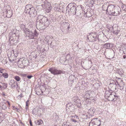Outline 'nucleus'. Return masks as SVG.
<instances>
[{"label":"nucleus","mask_w":126,"mask_h":126,"mask_svg":"<svg viewBox=\"0 0 126 126\" xmlns=\"http://www.w3.org/2000/svg\"><path fill=\"white\" fill-rule=\"evenodd\" d=\"M24 12L26 14H29L31 17H35L37 15L36 11L35 10L33 6L30 4H28L26 5Z\"/></svg>","instance_id":"obj_1"},{"label":"nucleus","mask_w":126,"mask_h":126,"mask_svg":"<svg viewBox=\"0 0 126 126\" xmlns=\"http://www.w3.org/2000/svg\"><path fill=\"white\" fill-rule=\"evenodd\" d=\"M25 32V34L30 39H35L38 36V33L36 30L31 31L29 29H27Z\"/></svg>","instance_id":"obj_2"},{"label":"nucleus","mask_w":126,"mask_h":126,"mask_svg":"<svg viewBox=\"0 0 126 126\" xmlns=\"http://www.w3.org/2000/svg\"><path fill=\"white\" fill-rule=\"evenodd\" d=\"M76 5L74 3H70L68 5L67 7L68 8H70V11L68 10H66V11H68L69 13L70 12L73 15H75L76 14V10L77 7L76 8Z\"/></svg>","instance_id":"obj_3"},{"label":"nucleus","mask_w":126,"mask_h":126,"mask_svg":"<svg viewBox=\"0 0 126 126\" xmlns=\"http://www.w3.org/2000/svg\"><path fill=\"white\" fill-rule=\"evenodd\" d=\"M48 71L50 72L51 73L54 75L64 74L65 73L63 70H58L53 67L49 68L48 69Z\"/></svg>","instance_id":"obj_4"},{"label":"nucleus","mask_w":126,"mask_h":126,"mask_svg":"<svg viewBox=\"0 0 126 126\" xmlns=\"http://www.w3.org/2000/svg\"><path fill=\"white\" fill-rule=\"evenodd\" d=\"M98 35L95 32H92L89 33L88 35L87 38L90 41L94 42L96 41L97 38H98Z\"/></svg>","instance_id":"obj_5"},{"label":"nucleus","mask_w":126,"mask_h":126,"mask_svg":"<svg viewBox=\"0 0 126 126\" xmlns=\"http://www.w3.org/2000/svg\"><path fill=\"white\" fill-rule=\"evenodd\" d=\"M100 121L97 118H93L90 122L89 126H100Z\"/></svg>","instance_id":"obj_6"},{"label":"nucleus","mask_w":126,"mask_h":126,"mask_svg":"<svg viewBox=\"0 0 126 126\" xmlns=\"http://www.w3.org/2000/svg\"><path fill=\"white\" fill-rule=\"evenodd\" d=\"M119 96L118 94L114 92H112L108 98H109L110 101H114L116 100L119 98Z\"/></svg>","instance_id":"obj_7"},{"label":"nucleus","mask_w":126,"mask_h":126,"mask_svg":"<svg viewBox=\"0 0 126 126\" xmlns=\"http://www.w3.org/2000/svg\"><path fill=\"white\" fill-rule=\"evenodd\" d=\"M43 6H45L46 9V11L47 12H49L52 9V7L51 6L50 3L47 2V0H45L44 2V4H42Z\"/></svg>","instance_id":"obj_8"},{"label":"nucleus","mask_w":126,"mask_h":126,"mask_svg":"<svg viewBox=\"0 0 126 126\" xmlns=\"http://www.w3.org/2000/svg\"><path fill=\"white\" fill-rule=\"evenodd\" d=\"M115 7L113 5L111 4L109 5L108 7V8H107V13H108V14L110 15H112V14L113 12V10H114Z\"/></svg>","instance_id":"obj_9"},{"label":"nucleus","mask_w":126,"mask_h":126,"mask_svg":"<svg viewBox=\"0 0 126 126\" xmlns=\"http://www.w3.org/2000/svg\"><path fill=\"white\" fill-rule=\"evenodd\" d=\"M92 92L91 91H87L85 93L84 95V98L85 99H89L92 97Z\"/></svg>","instance_id":"obj_10"},{"label":"nucleus","mask_w":126,"mask_h":126,"mask_svg":"<svg viewBox=\"0 0 126 126\" xmlns=\"http://www.w3.org/2000/svg\"><path fill=\"white\" fill-rule=\"evenodd\" d=\"M120 10V8H118L115 7L114 10H113V12H112V15L117 16L119 14Z\"/></svg>","instance_id":"obj_11"},{"label":"nucleus","mask_w":126,"mask_h":126,"mask_svg":"<svg viewBox=\"0 0 126 126\" xmlns=\"http://www.w3.org/2000/svg\"><path fill=\"white\" fill-rule=\"evenodd\" d=\"M9 84L11 86L12 88H15L16 85L17 86V82L14 80H11L9 82Z\"/></svg>","instance_id":"obj_12"},{"label":"nucleus","mask_w":126,"mask_h":126,"mask_svg":"<svg viewBox=\"0 0 126 126\" xmlns=\"http://www.w3.org/2000/svg\"><path fill=\"white\" fill-rule=\"evenodd\" d=\"M13 36L14 37L13 40L11 41V45L14 44L15 43H16L18 40L19 37L18 36H16V34L15 33H14L13 34Z\"/></svg>","instance_id":"obj_13"},{"label":"nucleus","mask_w":126,"mask_h":126,"mask_svg":"<svg viewBox=\"0 0 126 126\" xmlns=\"http://www.w3.org/2000/svg\"><path fill=\"white\" fill-rule=\"evenodd\" d=\"M113 46L112 44L111 43H107L103 45V47L104 48H106L104 54L106 53L107 49H108L109 48H111Z\"/></svg>","instance_id":"obj_14"},{"label":"nucleus","mask_w":126,"mask_h":126,"mask_svg":"<svg viewBox=\"0 0 126 126\" xmlns=\"http://www.w3.org/2000/svg\"><path fill=\"white\" fill-rule=\"evenodd\" d=\"M114 50L112 49H108V54L109 57L113 58L114 56Z\"/></svg>","instance_id":"obj_15"},{"label":"nucleus","mask_w":126,"mask_h":126,"mask_svg":"<svg viewBox=\"0 0 126 126\" xmlns=\"http://www.w3.org/2000/svg\"><path fill=\"white\" fill-rule=\"evenodd\" d=\"M116 82L117 83L118 85L119 86V88H118L120 90L122 91H124L125 90V89L124 88L125 84L122 82V83L120 84H118V82L117 81H116Z\"/></svg>","instance_id":"obj_16"},{"label":"nucleus","mask_w":126,"mask_h":126,"mask_svg":"<svg viewBox=\"0 0 126 126\" xmlns=\"http://www.w3.org/2000/svg\"><path fill=\"white\" fill-rule=\"evenodd\" d=\"M44 25V24L41 21H37L36 23V27L37 28L39 29H42V27Z\"/></svg>","instance_id":"obj_17"},{"label":"nucleus","mask_w":126,"mask_h":126,"mask_svg":"<svg viewBox=\"0 0 126 126\" xmlns=\"http://www.w3.org/2000/svg\"><path fill=\"white\" fill-rule=\"evenodd\" d=\"M74 104L76 105L77 107L79 108H80L81 107V104L79 98L77 99L76 102L74 103Z\"/></svg>","instance_id":"obj_18"},{"label":"nucleus","mask_w":126,"mask_h":126,"mask_svg":"<svg viewBox=\"0 0 126 126\" xmlns=\"http://www.w3.org/2000/svg\"><path fill=\"white\" fill-rule=\"evenodd\" d=\"M111 90H109L106 91L105 93L104 96L106 98H107L109 97H110V96L111 94V93L112 92H111Z\"/></svg>","instance_id":"obj_19"},{"label":"nucleus","mask_w":126,"mask_h":126,"mask_svg":"<svg viewBox=\"0 0 126 126\" xmlns=\"http://www.w3.org/2000/svg\"><path fill=\"white\" fill-rule=\"evenodd\" d=\"M74 77L72 76H70L69 78L68 84L70 85L71 86L73 82V78Z\"/></svg>","instance_id":"obj_20"},{"label":"nucleus","mask_w":126,"mask_h":126,"mask_svg":"<svg viewBox=\"0 0 126 126\" xmlns=\"http://www.w3.org/2000/svg\"><path fill=\"white\" fill-rule=\"evenodd\" d=\"M6 103H1L0 106V108L3 110H5L7 108V105L5 104Z\"/></svg>","instance_id":"obj_21"},{"label":"nucleus","mask_w":126,"mask_h":126,"mask_svg":"<svg viewBox=\"0 0 126 126\" xmlns=\"http://www.w3.org/2000/svg\"><path fill=\"white\" fill-rule=\"evenodd\" d=\"M116 83L114 80H113L112 82H110V87L111 86V88H114L115 87H116Z\"/></svg>","instance_id":"obj_22"},{"label":"nucleus","mask_w":126,"mask_h":126,"mask_svg":"<svg viewBox=\"0 0 126 126\" xmlns=\"http://www.w3.org/2000/svg\"><path fill=\"white\" fill-rule=\"evenodd\" d=\"M20 26L21 29L24 31L25 32V31H25L27 29H28V28H26L25 25L23 24H21L20 25Z\"/></svg>","instance_id":"obj_23"},{"label":"nucleus","mask_w":126,"mask_h":126,"mask_svg":"<svg viewBox=\"0 0 126 126\" xmlns=\"http://www.w3.org/2000/svg\"><path fill=\"white\" fill-rule=\"evenodd\" d=\"M108 5L106 4H103L102 6V8L103 10V11H105L107 12V8H108Z\"/></svg>","instance_id":"obj_24"},{"label":"nucleus","mask_w":126,"mask_h":126,"mask_svg":"<svg viewBox=\"0 0 126 126\" xmlns=\"http://www.w3.org/2000/svg\"><path fill=\"white\" fill-rule=\"evenodd\" d=\"M38 111V109L37 108H34L32 111V114L33 115H37Z\"/></svg>","instance_id":"obj_25"},{"label":"nucleus","mask_w":126,"mask_h":126,"mask_svg":"<svg viewBox=\"0 0 126 126\" xmlns=\"http://www.w3.org/2000/svg\"><path fill=\"white\" fill-rule=\"evenodd\" d=\"M44 16L42 15H40L38 16L37 18L36 21H40Z\"/></svg>","instance_id":"obj_26"},{"label":"nucleus","mask_w":126,"mask_h":126,"mask_svg":"<svg viewBox=\"0 0 126 126\" xmlns=\"http://www.w3.org/2000/svg\"><path fill=\"white\" fill-rule=\"evenodd\" d=\"M95 110L93 109V108H91L88 111L89 113L91 114H93L94 113Z\"/></svg>","instance_id":"obj_27"},{"label":"nucleus","mask_w":126,"mask_h":126,"mask_svg":"<svg viewBox=\"0 0 126 126\" xmlns=\"http://www.w3.org/2000/svg\"><path fill=\"white\" fill-rule=\"evenodd\" d=\"M14 54V52L13 51V52L12 51H10L8 52V57H10L13 56Z\"/></svg>","instance_id":"obj_28"},{"label":"nucleus","mask_w":126,"mask_h":126,"mask_svg":"<svg viewBox=\"0 0 126 126\" xmlns=\"http://www.w3.org/2000/svg\"><path fill=\"white\" fill-rule=\"evenodd\" d=\"M13 34L12 35H9V39L8 41L10 42V44H11V41H13V40L14 39V37L13 36Z\"/></svg>","instance_id":"obj_29"},{"label":"nucleus","mask_w":126,"mask_h":126,"mask_svg":"<svg viewBox=\"0 0 126 126\" xmlns=\"http://www.w3.org/2000/svg\"><path fill=\"white\" fill-rule=\"evenodd\" d=\"M2 88H3L4 89H6L7 87V83H4L2 84Z\"/></svg>","instance_id":"obj_30"},{"label":"nucleus","mask_w":126,"mask_h":126,"mask_svg":"<svg viewBox=\"0 0 126 126\" xmlns=\"http://www.w3.org/2000/svg\"><path fill=\"white\" fill-rule=\"evenodd\" d=\"M78 98V97L77 96L73 97L72 98V101L73 102L75 103L77 100V99Z\"/></svg>","instance_id":"obj_31"},{"label":"nucleus","mask_w":126,"mask_h":126,"mask_svg":"<svg viewBox=\"0 0 126 126\" xmlns=\"http://www.w3.org/2000/svg\"><path fill=\"white\" fill-rule=\"evenodd\" d=\"M85 102L86 103L89 104H90L91 103V99L90 98L89 99H85Z\"/></svg>","instance_id":"obj_32"},{"label":"nucleus","mask_w":126,"mask_h":126,"mask_svg":"<svg viewBox=\"0 0 126 126\" xmlns=\"http://www.w3.org/2000/svg\"><path fill=\"white\" fill-rule=\"evenodd\" d=\"M49 21L48 20L47 18V21H46L44 23V26H46V27H47L49 25Z\"/></svg>","instance_id":"obj_33"},{"label":"nucleus","mask_w":126,"mask_h":126,"mask_svg":"<svg viewBox=\"0 0 126 126\" xmlns=\"http://www.w3.org/2000/svg\"><path fill=\"white\" fill-rule=\"evenodd\" d=\"M47 18L46 17L44 16L42 20L40 21L44 24V23H45V21H47Z\"/></svg>","instance_id":"obj_34"},{"label":"nucleus","mask_w":126,"mask_h":126,"mask_svg":"<svg viewBox=\"0 0 126 126\" xmlns=\"http://www.w3.org/2000/svg\"><path fill=\"white\" fill-rule=\"evenodd\" d=\"M117 73L120 75H122L124 73V72L122 69H119L117 71Z\"/></svg>","instance_id":"obj_35"},{"label":"nucleus","mask_w":126,"mask_h":126,"mask_svg":"<svg viewBox=\"0 0 126 126\" xmlns=\"http://www.w3.org/2000/svg\"><path fill=\"white\" fill-rule=\"evenodd\" d=\"M43 123V121L41 119L38 120L36 124L37 125H40L42 124Z\"/></svg>","instance_id":"obj_36"},{"label":"nucleus","mask_w":126,"mask_h":126,"mask_svg":"<svg viewBox=\"0 0 126 126\" xmlns=\"http://www.w3.org/2000/svg\"><path fill=\"white\" fill-rule=\"evenodd\" d=\"M14 79L17 81H18L21 79V78L18 76H16L14 77Z\"/></svg>","instance_id":"obj_37"},{"label":"nucleus","mask_w":126,"mask_h":126,"mask_svg":"<svg viewBox=\"0 0 126 126\" xmlns=\"http://www.w3.org/2000/svg\"><path fill=\"white\" fill-rule=\"evenodd\" d=\"M2 75L5 78H8V74L6 73H2Z\"/></svg>","instance_id":"obj_38"},{"label":"nucleus","mask_w":126,"mask_h":126,"mask_svg":"<svg viewBox=\"0 0 126 126\" xmlns=\"http://www.w3.org/2000/svg\"><path fill=\"white\" fill-rule=\"evenodd\" d=\"M110 27L109 26V27L110 28H109V30L111 32H113L114 30L113 29V26H112L111 25H110Z\"/></svg>","instance_id":"obj_39"},{"label":"nucleus","mask_w":126,"mask_h":126,"mask_svg":"<svg viewBox=\"0 0 126 126\" xmlns=\"http://www.w3.org/2000/svg\"><path fill=\"white\" fill-rule=\"evenodd\" d=\"M29 100H28L26 102V105L25 106V109L26 110H27L28 108V106H29V104H28V103L29 102Z\"/></svg>","instance_id":"obj_40"},{"label":"nucleus","mask_w":126,"mask_h":126,"mask_svg":"<svg viewBox=\"0 0 126 126\" xmlns=\"http://www.w3.org/2000/svg\"><path fill=\"white\" fill-rule=\"evenodd\" d=\"M23 95L21 93L17 97L19 99H20L22 97H23Z\"/></svg>","instance_id":"obj_41"},{"label":"nucleus","mask_w":126,"mask_h":126,"mask_svg":"<svg viewBox=\"0 0 126 126\" xmlns=\"http://www.w3.org/2000/svg\"><path fill=\"white\" fill-rule=\"evenodd\" d=\"M89 12H87L86 13H85L84 15V16L86 17H90V16H89L88 15V14H89Z\"/></svg>","instance_id":"obj_42"},{"label":"nucleus","mask_w":126,"mask_h":126,"mask_svg":"<svg viewBox=\"0 0 126 126\" xmlns=\"http://www.w3.org/2000/svg\"><path fill=\"white\" fill-rule=\"evenodd\" d=\"M119 31L117 30V31H114L113 32V33L114 34H117L119 33Z\"/></svg>","instance_id":"obj_43"},{"label":"nucleus","mask_w":126,"mask_h":126,"mask_svg":"<svg viewBox=\"0 0 126 126\" xmlns=\"http://www.w3.org/2000/svg\"><path fill=\"white\" fill-rule=\"evenodd\" d=\"M72 104L71 103H68L66 107H69V109H70L69 107L71 108V106L72 105Z\"/></svg>","instance_id":"obj_44"},{"label":"nucleus","mask_w":126,"mask_h":126,"mask_svg":"<svg viewBox=\"0 0 126 126\" xmlns=\"http://www.w3.org/2000/svg\"><path fill=\"white\" fill-rule=\"evenodd\" d=\"M41 0H36V2L38 4H41V2H40Z\"/></svg>","instance_id":"obj_45"},{"label":"nucleus","mask_w":126,"mask_h":126,"mask_svg":"<svg viewBox=\"0 0 126 126\" xmlns=\"http://www.w3.org/2000/svg\"><path fill=\"white\" fill-rule=\"evenodd\" d=\"M33 77V76L31 75H28L27 76V77L29 79H31Z\"/></svg>","instance_id":"obj_46"},{"label":"nucleus","mask_w":126,"mask_h":126,"mask_svg":"<svg viewBox=\"0 0 126 126\" xmlns=\"http://www.w3.org/2000/svg\"><path fill=\"white\" fill-rule=\"evenodd\" d=\"M13 109L14 110H16L17 111H18V110H19L17 108L15 107H13Z\"/></svg>","instance_id":"obj_47"},{"label":"nucleus","mask_w":126,"mask_h":126,"mask_svg":"<svg viewBox=\"0 0 126 126\" xmlns=\"http://www.w3.org/2000/svg\"><path fill=\"white\" fill-rule=\"evenodd\" d=\"M4 70V69L0 68V73H3V71Z\"/></svg>","instance_id":"obj_48"},{"label":"nucleus","mask_w":126,"mask_h":126,"mask_svg":"<svg viewBox=\"0 0 126 126\" xmlns=\"http://www.w3.org/2000/svg\"><path fill=\"white\" fill-rule=\"evenodd\" d=\"M71 120L72 121H73V122H77V120H75V119H71Z\"/></svg>","instance_id":"obj_49"},{"label":"nucleus","mask_w":126,"mask_h":126,"mask_svg":"<svg viewBox=\"0 0 126 126\" xmlns=\"http://www.w3.org/2000/svg\"><path fill=\"white\" fill-rule=\"evenodd\" d=\"M30 124L31 126H32V122L31 120H30Z\"/></svg>","instance_id":"obj_50"},{"label":"nucleus","mask_w":126,"mask_h":126,"mask_svg":"<svg viewBox=\"0 0 126 126\" xmlns=\"http://www.w3.org/2000/svg\"><path fill=\"white\" fill-rule=\"evenodd\" d=\"M67 124L66 123H65V124L64 123L62 125V126H65Z\"/></svg>","instance_id":"obj_51"},{"label":"nucleus","mask_w":126,"mask_h":126,"mask_svg":"<svg viewBox=\"0 0 126 126\" xmlns=\"http://www.w3.org/2000/svg\"><path fill=\"white\" fill-rule=\"evenodd\" d=\"M123 58L124 59H126V55H123Z\"/></svg>","instance_id":"obj_52"},{"label":"nucleus","mask_w":126,"mask_h":126,"mask_svg":"<svg viewBox=\"0 0 126 126\" xmlns=\"http://www.w3.org/2000/svg\"><path fill=\"white\" fill-rule=\"evenodd\" d=\"M125 90L126 91V85L125 88Z\"/></svg>","instance_id":"obj_53"},{"label":"nucleus","mask_w":126,"mask_h":126,"mask_svg":"<svg viewBox=\"0 0 126 126\" xmlns=\"http://www.w3.org/2000/svg\"><path fill=\"white\" fill-rule=\"evenodd\" d=\"M8 104L9 105V106H10V103H8Z\"/></svg>","instance_id":"obj_54"},{"label":"nucleus","mask_w":126,"mask_h":126,"mask_svg":"<svg viewBox=\"0 0 126 126\" xmlns=\"http://www.w3.org/2000/svg\"><path fill=\"white\" fill-rule=\"evenodd\" d=\"M125 10L126 11V8H125Z\"/></svg>","instance_id":"obj_55"},{"label":"nucleus","mask_w":126,"mask_h":126,"mask_svg":"<svg viewBox=\"0 0 126 126\" xmlns=\"http://www.w3.org/2000/svg\"><path fill=\"white\" fill-rule=\"evenodd\" d=\"M124 50H123V53H124V54H125V53L124 52H125V51H124Z\"/></svg>","instance_id":"obj_56"},{"label":"nucleus","mask_w":126,"mask_h":126,"mask_svg":"<svg viewBox=\"0 0 126 126\" xmlns=\"http://www.w3.org/2000/svg\"><path fill=\"white\" fill-rule=\"evenodd\" d=\"M42 0H41L40 2H42Z\"/></svg>","instance_id":"obj_57"},{"label":"nucleus","mask_w":126,"mask_h":126,"mask_svg":"<svg viewBox=\"0 0 126 126\" xmlns=\"http://www.w3.org/2000/svg\"><path fill=\"white\" fill-rule=\"evenodd\" d=\"M6 102H7L8 103H9L8 101H6Z\"/></svg>","instance_id":"obj_58"},{"label":"nucleus","mask_w":126,"mask_h":126,"mask_svg":"<svg viewBox=\"0 0 126 126\" xmlns=\"http://www.w3.org/2000/svg\"><path fill=\"white\" fill-rule=\"evenodd\" d=\"M65 126H69V125L67 124Z\"/></svg>","instance_id":"obj_59"},{"label":"nucleus","mask_w":126,"mask_h":126,"mask_svg":"<svg viewBox=\"0 0 126 126\" xmlns=\"http://www.w3.org/2000/svg\"><path fill=\"white\" fill-rule=\"evenodd\" d=\"M3 95H5V94H3Z\"/></svg>","instance_id":"obj_60"},{"label":"nucleus","mask_w":126,"mask_h":126,"mask_svg":"<svg viewBox=\"0 0 126 126\" xmlns=\"http://www.w3.org/2000/svg\"><path fill=\"white\" fill-rule=\"evenodd\" d=\"M68 28H69V27H68Z\"/></svg>","instance_id":"obj_61"}]
</instances>
